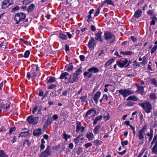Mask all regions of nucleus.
<instances>
[{"instance_id": "33", "label": "nucleus", "mask_w": 157, "mask_h": 157, "mask_svg": "<svg viewBox=\"0 0 157 157\" xmlns=\"http://www.w3.org/2000/svg\"><path fill=\"white\" fill-rule=\"evenodd\" d=\"M102 117L101 115H100L96 117L95 118L94 121L93 122L94 124H97L98 121L101 120L102 119Z\"/></svg>"}, {"instance_id": "31", "label": "nucleus", "mask_w": 157, "mask_h": 157, "mask_svg": "<svg viewBox=\"0 0 157 157\" xmlns=\"http://www.w3.org/2000/svg\"><path fill=\"white\" fill-rule=\"evenodd\" d=\"M33 134L34 136L38 137L39 136V128L34 130Z\"/></svg>"}, {"instance_id": "19", "label": "nucleus", "mask_w": 157, "mask_h": 157, "mask_svg": "<svg viewBox=\"0 0 157 157\" xmlns=\"http://www.w3.org/2000/svg\"><path fill=\"white\" fill-rule=\"evenodd\" d=\"M142 12L141 10H138L135 12L133 17L136 18H138L141 15Z\"/></svg>"}, {"instance_id": "28", "label": "nucleus", "mask_w": 157, "mask_h": 157, "mask_svg": "<svg viewBox=\"0 0 157 157\" xmlns=\"http://www.w3.org/2000/svg\"><path fill=\"white\" fill-rule=\"evenodd\" d=\"M76 131L77 132H78L81 127H82L81 126V122L79 121H77L76 123Z\"/></svg>"}, {"instance_id": "15", "label": "nucleus", "mask_w": 157, "mask_h": 157, "mask_svg": "<svg viewBox=\"0 0 157 157\" xmlns=\"http://www.w3.org/2000/svg\"><path fill=\"white\" fill-rule=\"evenodd\" d=\"M101 94V92L100 91H97L94 95L93 99L96 104H97L98 103V100L99 99Z\"/></svg>"}, {"instance_id": "50", "label": "nucleus", "mask_w": 157, "mask_h": 157, "mask_svg": "<svg viewBox=\"0 0 157 157\" xmlns=\"http://www.w3.org/2000/svg\"><path fill=\"white\" fill-rule=\"evenodd\" d=\"M20 40H21V41L24 43L25 44L27 45H28L29 44V42L26 40H24L23 39H22L21 38H20Z\"/></svg>"}, {"instance_id": "39", "label": "nucleus", "mask_w": 157, "mask_h": 157, "mask_svg": "<svg viewBox=\"0 0 157 157\" xmlns=\"http://www.w3.org/2000/svg\"><path fill=\"white\" fill-rule=\"evenodd\" d=\"M56 81L55 77L50 76L49 77V79L47 81V82L52 83Z\"/></svg>"}, {"instance_id": "27", "label": "nucleus", "mask_w": 157, "mask_h": 157, "mask_svg": "<svg viewBox=\"0 0 157 157\" xmlns=\"http://www.w3.org/2000/svg\"><path fill=\"white\" fill-rule=\"evenodd\" d=\"M32 67L34 69H35L33 71H36V72H39V67H38V64H33L32 65Z\"/></svg>"}, {"instance_id": "21", "label": "nucleus", "mask_w": 157, "mask_h": 157, "mask_svg": "<svg viewBox=\"0 0 157 157\" xmlns=\"http://www.w3.org/2000/svg\"><path fill=\"white\" fill-rule=\"evenodd\" d=\"M120 53L121 54H122L123 55H129L131 56L133 53L131 51H125L123 52L121 51V50H119Z\"/></svg>"}, {"instance_id": "40", "label": "nucleus", "mask_w": 157, "mask_h": 157, "mask_svg": "<svg viewBox=\"0 0 157 157\" xmlns=\"http://www.w3.org/2000/svg\"><path fill=\"white\" fill-rule=\"evenodd\" d=\"M69 75V73L68 72H65L62 73L60 77V78L62 79L64 78L66 76Z\"/></svg>"}, {"instance_id": "3", "label": "nucleus", "mask_w": 157, "mask_h": 157, "mask_svg": "<svg viewBox=\"0 0 157 157\" xmlns=\"http://www.w3.org/2000/svg\"><path fill=\"white\" fill-rule=\"evenodd\" d=\"M138 105L143 108L146 113H150L152 110V105L147 101H145L143 103H139Z\"/></svg>"}, {"instance_id": "45", "label": "nucleus", "mask_w": 157, "mask_h": 157, "mask_svg": "<svg viewBox=\"0 0 157 157\" xmlns=\"http://www.w3.org/2000/svg\"><path fill=\"white\" fill-rule=\"evenodd\" d=\"M67 113V112L66 111H63L62 113V116L64 120H66L68 117Z\"/></svg>"}, {"instance_id": "23", "label": "nucleus", "mask_w": 157, "mask_h": 157, "mask_svg": "<svg viewBox=\"0 0 157 157\" xmlns=\"http://www.w3.org/2000/svg\"><path fill=\"white\" fill-rule=\"evenodd\" d=\"M35 7V5L33 3L31 4L27 8V10L28 13L31 12Z\"/></svg>"}, {"instance_id": "57", "label": "nucleus", "mask_w": 157, "mask_h": 157, "mask_svg": "<svg viewBox=\"0 0 157 157\" xmlns=\"http://www.w3.org/2000/svg\"><path fill=\"white\" fill-rule=\"evenodd\" d=\"M141 63L143 64H145L146 63V58L145 56L143 58V61Z\"/></svg>"}, {"instance_id": "55", "label": "nucleus", "mask_w": 157, "mask_h": 157, "mask_svg": "<svg viewBox=\"0 0 157 157\" xmlns=\"http://www.w3.org/2000/svg\"><path fill=\"white\" fill-rule=\"evenodd\" d=\"M105 2L109 5H114L113 2L111 0H107L105 1Z\"/></svg>"}, {"instance_id": "44", "label": "nucleus", "mask_w": 157, "mask_h": 157, "mask_svg": "<svg viewBox=\"0 0 157 157\" xmlns=\"http://www.w3.org/2000/svg\"><path fill=\"white\" fill-rule=\"evenodd\" d=\"M52 118L51 117H49L48 118L47 120L46 121V122L48 123L49 124H51L52 122Z\"/></svg>"}, {"instance_id": "49", "label": "nucleus", "mask_w": 157, "mask_h": 157, "mask_svg": "<svg viewBox=\"0 0 157 157\" xmlns=\"http://www.w3.org/2000/svg\"><path fill=\"white\" fill-rule=\"evenodd\" d=\"M66 68H67V70L68 71H69L70 70H72L73 69V66L71 64L70 67L67 66L66 67Z\"/></svg>"}, {"instance_id": "7", "label": "nucleus", "mask_w": 157, "mask_h": 157, "mask_svg": "<svg viewBox=\"0 0 157 157\" xmlns=\"http://www.w3.org/2000/svg\"><path fill=\"white\" fill-rule=\"evenodd\" d=\"M78 76L73 73L72 75H70V77L68 79V81L67 82V83H73L74 82H77L78 80Z\"/></svg>"}, {"instance_id": "1", "label": "nucleus", "mask_w": 157, "mask_h": 157, "mask_svg": "<svg viewBox=\"0 0 157 157\" xmlns=\"http://www.w3.org/2000/svg\"><path fill=\"white\" fill-rule=\"evenodd\" d=\"M27 77L29 80H30L31 78L36 86L39 85V83L38 81L39 78V72H36V71H33L31 70L30 71L27 72Z\"/></svg>"}, {"instance_id": "62", "label": "nucleus", "mask_w": 157, "mask_h": 157, "mask_svg": "<svg viewBox=\"0 0 157 157\" xmlns=\"http://www.w3.org/2000/svg\"><path fill=\"white\" fill-rule=\"evenodd\" d=\"M50 15L48 14H45V15L44 14H43L42 16V17H43V18H44V17H47V19H49L50 18Z\"/></svg>"}, {"instance_id": "54", "label": "nucleus", "mask_w": 157, "mask_h": 157, "mask_svg": "<svg viewBox=\"0 0 157 157\" xmlns=\"http://www.w3.org/2000/svg\"><path fill=\"white\" fill-rule=\"evenodd\" d=\"M31 2V0H24L23 1V3L25 5L29 4Z\"/></svg>"}, {"instance_id": "52", "label": "nucleus", "mask_w": 157, "mask_h": 157, "mask_svg": "<svg viewBox=\"0 0 157 157\" xmlns=\"http://www.w3.org/2000/svg\"><path fill=\"white\" fill-rule=\"evenodd\" d=\"M128 140H124L123 141H121V144L122 146L126 145L128 144Z\"/></svg>"}, {"instance_id": "36", "label": "nucleus", "mask_w": 157, "mask_h": 157, "mask_svg": "<svg viewBox=\"0 0 157 157\" xmlns=\"http://www.w3.org/2000/svg\"><path fill=\"white\" fill-rule=\"evenodd\" d=\"M150 98L152 100H154L156 99V93H151L150 95Z\"/></svg>"}, {"instance_id": "9", "label": "nucleus", "mask_w": 157, "mask_h": 157, "mask_svg": "<svg viewBox=\"0 0 157 157\" xmlns=\"http://www.w3.org/2000/svg\"><path fill=\"white\" fill-rule=\"evenodd\" d=\"M51 153L50 146H47L46 150L42 152L41 154V157H46L50 155Z\"/></svg>"}, {"instance_id": "41", "label": "nucleus", "mask_w": 157, "mask_h": 157, "mask_svg": "<svg viewBox=\"0 0 157 157\" xmlns=\"http://www.w3.org/2000/svg\"><path fill=\"white\" fill-rule=\"evenodd\" d=\"M93 142L95 144V145L99 146L101 145L102 143V142L98 140H95Z\"/></svg>"}, {"instance_id": "46", "label": "nucleus", "mask_w": 157, "mask_h": 157, "mask_svg": "<svg viewBox=\"0 0 157 157\" xmlns=\"http://www.w3.org/2000/svg\"><path fill=\"white\" fill-rule=\"evenodd\" d=\"M80 99H81V101L83 102H84L86 100L87 96L85 95L82 96L81 97H80Z\"/></svg>"}, {"instance_id": "43", "label": "nucleus", "mask_w": 157, "mask_h": 157, "mask_svg": "<svg viewBox=\"0 0 157 157\" xmlns=\"http://www.w3.org/2000/svg\"><path fill=\"white\" fill-rule=\"evenodd\" d=\"M30 54V52L29 50H26L24 54V57L25 58H28Z\"/></svg>"}, {"instance_id": "16", "label": "nucleus", "mask_w": 157, "mask_h": 157, "mask_svg": "<svg viewBox=\"0 0 157 157\" xmlns=\"http://www.w3.org/2000/svg\"><path fill=\"white\" fill-rule=\"evenodd\" d=\"M137 88L136 92L140 94H143L144 92V87L138 85L137 86Z\"/></svg>"}, {"instance_id": "34", "label": "nucleus", "mask_w": 157, "mask_h": 157, "mask_svg": "<svg viewBox=\"0 0 157 157\" xmlns=\"http://www.w3.org/2000/svg\"><path fill=\"white\" fill-rule=\"evenodd\" d=\"M59 37L62 40H66L67 39V37L66 35L63 34L62 33H60Z\"/></svg>"}, {"instance_id": "42", "label": "nucleus", "mask_w": 157, "mask_h": 157, "mask_svg": "<svg viewBox=\"0 0 157 157\" xmlns=\"http://www.w3.org/2000/svg\"><path fill=\"white\" fill-rule=\"evenodd\" d=\"M63 138L67 141L68 139L70 138L71 137V136L67 134L65 132H63Z\"/></svg>"}, {"instance_id": "29", "label": "nucleus", "mask_w": 157, "mask_h": 157, "mask_svg": "<svg viewBox=\"0 0 157 157\" xmlns=\"http://www.w3.org/2000/svg\"><path fill=\"white\" fill-rule=\"evenodd\" d=\"M86 137L88 138L89 140H91L94 137V135L92 133L90 132L86 134Z\"/></svg>"}, {"instance_id": "14", "label": "nucleus", "mask_w": 157, "mask_h": 157, "mask_svg": "<svg viewBox=\"0 0 157 157\" xmlns=\"http://www.w3.org/2000/svg\"><path fill=\"white\" fill-rule=\"evenodd\" d=\"M10 5L9 1L8 0H4L1 3L2 8V9H5Z\"/></svg>"}, {"instance_id": "51", "label": "nucleus", "mask_w": 157, "mask_h": 157, "mask_svg": "<svg viewBox=\"0 0 157 157\" xmlns=\"http://www.w3.org/2000/svg\"><path fill=\"white\" fill-rule=\"evenodd\" d=\"M19 6H15L14 8H13L12 9L11 11L12 12H15V11L18 10H19Z\"/></svg>"}, {"instance_id": "35", "label": "nucleus", "mask_w": 157, "mask_h": 157, "mask_svg": "<svg viewBox=\"0 0 157 157\" xmlns=\"http://www.w3.org/2000/svg\"><path fill=\"white\" fill-rule=\"evenodd\" d=\"M0 157H8V155L2 150H0Z\"/></svg>"}, {"instance_id": "53", "label": "nucleus", "mask_w": 157, "mask_h": 157, "mask_svg": "<svg viewBox=\"0 0 157 157\" xmlns=\"http://www.w3.org/2000/svg\"><path fill=\"white\" fill-rule=\"evenodd\" d=\"M157 48V45H155L154 47L152 48L151 51V53L152 54L154 53L156 50Z\"/></svg>"}, {"instance_id": "30", "label": "nucleus", "mask_w": 157, "mask_h": 157, "mask_svg": "<svg viewBox=\"0 0 157 157\" xmlns=\"http://www.w3.org/2000/svg\"><path fill=\"white\" fill-rule=\"evenodd\" d=\"M151 19H152V21H151L150 25H155V21L157 20V18L155 16H154V17H151Z\"/></svg>"}, {"instance_id": "47", "label": "nucleus", "mask_w": 157, "mask_h": 157, "mask_svg": "<svg viewBox=\"0 0 157 157\" xmlns=\"http://www.w3.org/2000/svg\"><path fill=\"white\" fill-rule=\"evenodd\" d=\"M152 151L154 153H157V146H154L152 149Z\"/></svg>"}, {"instance_id": "8", "label": "nucleus", "mask_w": 157, "mask_h": 157, "mask_svg": "<svg viewBox=\"0 0 157 157\" xmlns=\"http://www.w3.org/2000/svg\"><path fill=\"white\" fill-rule=\"evenodd\" d=\"M119 92L124 97H126L129 95L133 93V91L132 90H128L127 89L119 90Z\"/></svg>"}, {"instance_id": "59", "label": "nucleus", "mask_w": 157, "mask_h": 157, "mask_svg": "<svg viewBox=\"0 0 157 157\" xmlns=\"http://www.w3.org/2000/svg\"><path fill=\"white\" fill-rule=\"evenodd\" d=\"M134 105V103L130 101H129L126 104V106H132Z\"/></svg>"}, {"instance_id": "32", "label": "nucleus", "mask_w": 157, "mask_h": 157, "mask_svg": "<svg viewBox=\"0 0 157 157\" xmlns=\"http://www.w3.org/2000/svg\"><path fill=\"white\" fill-rule=\"evenodd\" d=\"M114 59H111L109 60L105 64L104 67H106L107 66H109L111 65L113 62V61Z\"/></svg>"}, {"instance_id": "64", "label": "nucleus", "mask_w": 157, "mask_h": 157, "mask_svg": "<svg viewBox=\"0 0 157 157\" xmlns=\"http://www.w3.org/2000/svg\"><path fill=\"white\" fill-rule=\"evenodd\" d=\"M79 58H80V60L82 61H83L85 59V57L84 55H81L80 56Z\"/></svg>"}, {"instance_id": "20", "label": "nucleus", "mask_w": 157, "mask_h": 157, "mask_svg": "<svg viewBox=\"0 0 157 157\" xmlns=\"http://www.w3.org/2000/svg\"><path fill=\"white\" fill-rule=\"evenodd\" d=\"M147 79L151 82V84L154 86L157 87V81L154 78H147Z\"/></svg>"}, {"instance_id": "5", "label": "nucleus", "mask_w": 157, "mask_h": 157, "mask_svg": "<svg viewBox=\"0 0 157 157\" xmlns=\"http://www.w3.org/2000/svg\"><path fill=\"white\" fill-rule=\"evenodd\" d=\"M38 116L35 117L34 115H31L27 117L26 120L30 125H35L39 121Z\"/></svg>"}, {"instance_id": "56", "label": "nucleus", "mask_w": 157, "mask_h": 157, "mask_svg": "<svg viewBox=\"0 0 157 157\" xmlns=\"http://www.w3.org/2000/svg\"><path fill=\"white\" fill-rule=\"evenodd\" d=\"M92 109H90L88 111L86 112V117H88V116L89 115H90L92 112Z\"/></svg>"}, {"instance_id": "48", "label": "nucleus", "mask_w": 157, "mask_h": 157, "mask_svg": "<svg viewBox=\"0 0 157 157\" xmlns=\"http://www.w3.org/2000/svg\"><path fill=\"white\" fill-rule=\"evenodd\" d=\"M157 140V135H155L153 140L151 142V145H152L154 143H155V142Z\"/></svg>"}, {"instance_id": "4", "label": "nucleus", "mask_w": 157, "mask_h": 157, "mask_svg": "<svg viewBox=\"0 0 157 157\" xmlns=\"http://www.w3.org/2000/svg\"><path fill=\"white\" fill-rule=\"evenodd\" d=\"M26 14L23 13H16L14 17V20L16 21V24H18L20 22L24 21L26 18Z\"/></svg>"}, {"instance_id": "38", "label": "nucleus", "mask_w": 157, "mask_h": 157, "mask_svg": "<svg viewBox=\"0 0 157 157\" xmlns=\"http://www.w3.org/2000/svg\"><path fill=\"white\" fill-rule=\"evenodd\" d=\"M100 128V126L99 125L96 126L93 130V132L95 134L98 133L99 129Z\"/></svg>"}, {"instance_id": "12", "label": "nucleus", "mask_w": 157, "mask_h": 157, "mask_svg": "<svg viewBox=\"0 0 157 157\" xmlns=\"http://www.w3.org/2000/svg\"><path fill=\"white\" fill-rule=\"evenodd\" d=\"M88 45V47L90 48L93 49L94 48V47L96 46V43L94 38L90 37Z\"/></svg>"}, {"instance_id": "37", "label": "nucleus", "mask_w": 157, "mask_h": 157, "mask_svg": "<svg viewBox=\"0 0 157 157\" xmlns=\"http://www.w3.org/2000/svg\"><path fill=\"white\" fill-rule=\"evenodd\" d=\"M82 67H80L79 68L77 69L75 71V73H74L75 74H76L78 76L82 72Z\"/></svg>"}, {"instance_id": "58", "label": "nucleus", "mask_w": 157, "mask_h": 157, "mask_svg": "<svg viewBox=\"0 0 157 157\" xmlns=\"http://www.w3.org/2000/svg\"><path fill=\"white\" fill-rule=\"evenodd\" d=\"M104 118L105 121L108 120L109 119V114L107 113L106 116H105L104 117Z\"/></svg>"}, {"instance_id": "25", "label": "nucleus", "mask_w": 157, "mask_h": 157, "mask_svg": "<svg viewBox=\"0 0 157 157\" xmlns=\"http://www.w3.org/2000/svg\"><path fill=\"white\" fill-rule=\"evenodd\" d=\"M153 131L152 129H151L150 133H147V136L149 137L148 140L149 141H151L153 136Z\"/></svg>"}, {"instance_id": "6", "label": "nucleus", "mask_w": 157, "mask_h": 157, "mask_svg": "<svg viewBox=\"0 0 157 157\" xmlns=\"http://www.w3.org/2000/svg\"><path fill=\"white\" fill-rule=\"evenodd\" d=\"M147 130V126L145 125L139 130L137 136L139 140H142L144 138V136L145 135V132Z\"/></svg>"}, {"instance_id": "22", "label": "nucleus", "mask_w": 157, "mask_h": 157, "mask_svg": "<svg viewBox=\"0 0 157 157\" xmlns=\"http://www.w3.org/2000/svg\"><path fill=\"white\" fill-rule=\"evenodd\" d=\"M99 71V69L96 67H92L88 70V71L90 72H92L94 73H98Z\"/></svg>"}, {"instance_id": "2", "label": "nucleus", "mask_w": 157, "mask_h": 157, "mask_svg": "<svg viewBox=\"0 0 157 157\" xmlns=\"http://www.w3.org/2000/svg\"><path fill=\"white\" fill-rule=\"evenodd\" d=\"M103 37L107 43L109 44H111L115 40V37L114 34L109 31H106L105 32Z\"/></svg>"}, {"instance_id": "13", "label": "nucleus", "mask_w": 157, "mask_h": 157, "mask_svg": "<svg viewBox=\"0 0 157 157\" xmlns=\"http://www.w3.org/2000/svg\"><path fill=\"white\" fill-rule=\"evenodd\" d=\"M83 136V134H81L79 135L78 136L74 138V140L75 143L76 144H78L80 143L81 141L83 140L84 138Z\"/></svg>"}, {"instance_id": "63", "label": "nucleus", "mask_w": 157, "mask_h": 157, "mask_svg": "<svg viewBox=\"0 0 157 157\" xmlns=\"http://www.w3.org/2000/svg\"><path fill=\"white\" fill-rule=\"evenodd\" d=\"M92 144L90 143H87L85 144L86 148H87L92 146Z\"/></svg>"}, {"instance_id": "10", "label": "nucleus", "mask_w": 157, "mask_h": 157, "mask_svg": "<svg viewBox=\"0 0 157 157\" xmlns=\"http://www.w3.org/2000/svg\"><path fill=\"white\" fill-rule=\"evenodd\" d=\"M117 62L118 66L121 68H122L127 64L128 62V60L127 59H125L124 61L120 60H117Z\"/></svg>"}, {"instance_id": "18", "label": "nucleus", "mask_w": 157, "mask_h": 157, "mask_svg": "<svg viewBox=\"0 0 157 157\" xmlns=\"http://www.w3.org/2000/svg\"><path fill=\"white\" fill-rule=\"evenodd\" d=\"M30 135V134L29 132V131L28 130L27 131L23 132L19 134V137H25L27 136H29Z\"/></svg>"}, {"instance_id": "11", "label": "nucleus", "mask_w": 157, "mask_h": 157, "mask_svg": "<svg viewBox=\"0 0 157 157\" xmlns=\"http://www.w3.org/2000/svg\"><path fill=\"white\" fill-rule=\"evenodd\" d=\"M102 33L99 30L95 34V36H96L95 40L99 41L101 42H102L104 40L102 37Z\"/></svg>"}, {"instance_id": "24", "label": "nucleus", "mask_w": 157, "mask_h": 157, "mask_svg": "<svg viewBox=\"0 0 157 157\" xmlns=\"http://www.w3.org/2000/svg\"><path fill=\"white\" fill-rule=\"evenodd\" d=\"M31 145V143L30 141L28 139H26L23 143V145L25 147H30Z\"/></svg>"}, {"instance_id": "26", "label": "nucleus", "mask_w": 157, "mask_h": 157, "mask_svg": "<svg viewBox=\"0 0 157 157\" xmlns=\"http://www.w3.org/2000/svg\"><path fill=\"white\" fill-rule=\"evenodd\" d=\"M139 100L138 98L135 96H131L129 97L127 99V101L132 100L136 101Z\"/></svg>"}, {"instance_id": "61", "label": "nucleus", "mask_w": 157, "mask_h": 157, "mask_svg": "<svg viewBox=\"0 0 157 157\" xmlns=\"http://www.w3.org/2000/svg\"><path fill=\"white\" fill-rule=\"evenodd\" d=\"M5 104V105H6V108H5L6 109L8 110L9 109H10V103H9V104L6 103V104Z\"/></svg>"}, {"instance_id": "17", "label": "nucleus", "mask_w": 157, "mask_h": 157, "mask_svg": "<svg viewBox=\"0 0 157 157\" xmlns=\"http://www.w3.org/2000/svg\"><path fill=\"white\" fill-rule=\"evenodd\" d=\"M36 104H33V106H34V107L33 108V110H32V113L34 114L38 110L37 114H39V109H38V107L39 106V103H36Z\"/></svg>"}, {"instance_id": "60", "label": "nucleus", "mask_w": 157, "mask_h": 157, "mask_svg": "<svg viewBox=\"0 0 157 157\" xmlns=\"http://www.w3.org/2000/svg\"><path fill=\"white\" fill-rule=\"evenodd\" d=\"M99 12H100V9H99V8H98L97 9L96 12L95 13V14H94V16L95 17H96V16H97L99 14Z\"/></svg>"}]
</instances>
